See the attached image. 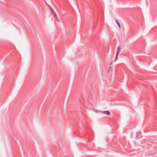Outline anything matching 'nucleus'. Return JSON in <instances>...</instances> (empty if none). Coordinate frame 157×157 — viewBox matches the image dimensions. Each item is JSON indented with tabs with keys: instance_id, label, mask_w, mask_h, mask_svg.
Here are the masks:
<instances>
[{
	"instance_id": "nucleus-1",
	"label": "nucleus",
	"mask_w": 157,
	"mask_h": 157,
	"mask_svg": "<svg viewBox=\"0 0 157 157\" xmlns=\"http://www.w3.org/2000/svg\"><path fill=\"white\" fill-rule=\"evenodd\" d=\"M142 137V135L140 132H138L137 134L136 137L137 139H140Z\"/></svg>"
},
{
	"instance_id": "nucleus-2",
	"label": "nucleus",
	"mask_w": 157,
	"mask_h": 157,
	"mask_svg": "<svg viewBox=\"0 0 157 157\" xmlns=\"http://www.w3.org/2000/svg\"><path fill=\"white\" fill-rule=\"evenodd\" d=\"M120 49H121L119 47L117 49V52H116V58L115 59H116L117 56L120 53Z\"/></svg>"
},
{
	"instance_id": "nucleus-4",
	"label": "nucleus",
	"mask_w": 157,
	"mask_h": 157,
	"mask_svg": "<svg viewBox=\"0 0 157 157\" xmlns=\"http://www.w3.org/2000/svg\"><path fill=\"white\" fill-rule=\"evenodd\" d=\"M117 24H118V25L119 26V27L120 28V25H119V23L118 22H117Z\"/></svg>"
},
{
	"instance_id": "nucleus-3",
	"label": "nucleus",
	"mask_w": 157,
	"mask_h": 157,
	"mask_svg": "<svg viewBox=\"0 0 157 157\" xmlns=\"http://www.w3.org/2000/svg\"><path fill=\"white\" fill-rule=\"evenodd\" d=\"M102 113L105 114H106L108 115H109L110 114V112L108 110H106L102 112Z\"/></svg>"
}]
</instances>
